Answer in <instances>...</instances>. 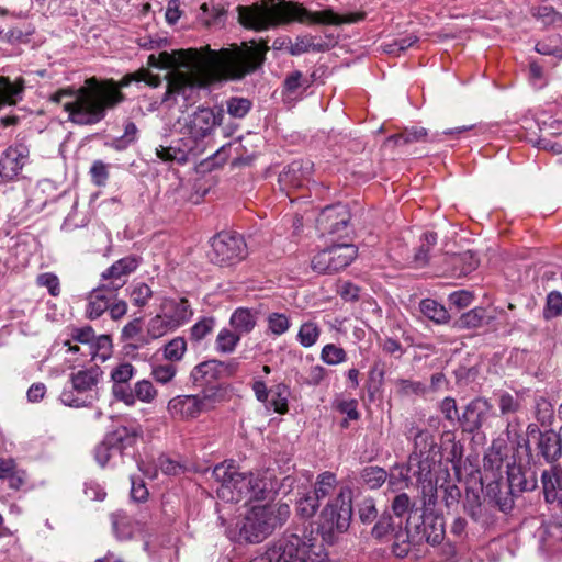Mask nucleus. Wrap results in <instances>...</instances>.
I'll use <instances>...</instances> for the list:
<instances>
[{
    "mask_svg": "<svg viewBox=\"0 0 562 562\" xmlns=\"http://www.w3.org/2000/svg\"><path fill=\"white\" fill-rule=\"evenodd\" d=\"M269 47L266 43L256 41L232 44L218 50L210 46L189 49L161 52L158 56L150 55L148 65L159 69L188 71H210L216 78L225 80H241L255 72L266 60Z\"/></svg>",
    "mask_w": 562,
    "mask_h": 562,
    "instance_id": "obj_1",
    "label": "nucleus"
},
{
    "mask_svg": "<svg viewBox=\"0 0 562 562\" xmlns=\"http://www.w3.org/2000/svg\"><path fill=\"white\" fill-rule=\"evenodd\" d=\"M502 415L507 416V441L501 437L494 440V504L504 516L514 517V498L522 492L533 491L538 485L536 472L524 469L517 462L518 442L517 425L509 419L519 406L518 395L503 393L498 400Z\"/></svg>",
    "mask_w": 562,
    "mask_h": 562,
    "instance_id": "obj_2",
    "label": "nucleus"
},
{
    "mask_svg": "<svg viewBox=\"0 0 562 562\" xmlns=\"http://www.w3.org/2000/svg\"><path fill=\"white\" fill-rule=\"evenodd\" d=\"M236 11L239 24L255 32L268 31L294 21L322 25H339L340 22L331 8L312 12L303 4L288 0H260L250 5H238Z\"/></svg>",
    "mask_w": 562,
    "mask_h": 562,
    "instance_id": "obj_3",
    "label": "nucleus"
},
{
    "mask_svg": "<svg viewBox=\"0 0 562 562\" xmlns=\"http://www.w3.org/2000/svg\"><path fill=\"white\" fill-rule=\"evenodd\" d=\"M124 99L113 80L98 81L95 78L87 79L79 89L59 90L50 97L53 102L63 105L68 112V119L79 125H92L106 115Z\"/></svg>",
    "mask_w": 562,
    "mask_h": 562,
    "instance_id": "obj_4",
    "label": "nucleus"
},
{
    "mask_svg": "<svg viewBox=\"0 0 562 562\" xmlns=\"http://www.w3.org/2000/svg\"><path fill=\"white\" fill-rule=\"evenodd\" d=\"M212 476L218 484L217 497L226 503L265 501L274 491V484L267 473L240 472L233 463L216 464Z\"/></svg>",
    "mask_w": 562,
    "mask_h": 562,
    "instance_id": "obj_5",
    "label": "nucleus"
},
{
    "mask_svg": "<svg viewBox=\"0 0 562 562\" xmlns=\"http://www.w3.org/2000/svg\"><path fill=\"white\" fill-rule=\"evenodd\" d=\"M325 558L326 554L314 531L296 529L295 532L284 533L263 554L250 562H325Z\"/></svg>",
    "mask_w": 562,
    "mask_h": 562,
    "instance_id": "obj_6",
    "label": "nucleus"
},
{
    "mask_svg": "<svg viewBox=\"0 0 562 562\" xmlns=\"http://www.w3.org/2000/svg\"><path fill=\"white\" fill-rule=\"evenodd\" d=\"M103 378V371L97 364L80 369L69 374L71 389H64L59 398L69 407H85L98 400V384Z\"/></svg>",
    "mask_w": 562,
    "mask_h": 562,
    "instance_id": "obj_7",
    "label": "nucleus"
},
{
    "mask_svg": "<svg viewBox=\"0 0 562 562\" xmlns=\"http://www.w3.org/2000/svg\"><path fill=\"white\" fill-rule=\"evenodd\" d=\"M402 525V520L396 522L392 513L384 510L371 530L372 537L381 542L393 539L392 552L397 558H405L411 551L412 521L406 519L405 528Z\"/></svg>",
    "mask_w": 562,
    "mask_h": 562,
    "instance_id": "obj_8",
    "label": "nucleus"
},
{
    "mask_svg": "<svg viewBox=\"0 0 562 562\" xmlns=\"http://www.w3.org/2000/svg\"><path fill=\"white\" fill-rule=\"evenodd\" d=\"M352 518V491L340 487L335 498L330 499L319 515L318 529L322 532L346 531Z\"/></svg>",
    "mask_w": 562,
    "mask_h": 562,
    "instance_id": "obj_9",
    "label": "nucleus"
},
{
    "mask_svg": "<svg viewBox=\"0 0 562 562\" xmlns=\"http://www.w3.org/2000/svg\"><path fill=\"white\" fill-rule=\"evenodd\" d=\"M210 261L220 267H233L248 256L247 244L241 235L221 232L212 237Z\"/></svg>",
    "mask_w": 562,
    "mask_h": 562,
    "instance_id": "obj_10",
    "label": "nucleus"
},
{
    "mask_svg": "<svg viewBox=\"0 0 562 562\" xmlns=\"http://www.w3.org/2000/svg\"><path fill=\"white\" fill-rule=\"evenodd\" d=\"M435 457H423L420 453H411L408 458L406 476L415 479L422 488V503L427 509L437 503V486L434 482L432 467Z\"/></svg>",
    "mask_w": 562,
    "mask_h": 562,
    "instance_id": "obj_11",
    "label": "nucleus"
},
{
    "mask_svg": "<svg viewBox=\"0 0 562 562\" xmlns=\"http://www.w3.org/2000/svg\"><path fill=\"white\" fill-rule=\"evenodd\" d=\"M355 245L334 244L313 256L311 267L319 274H333L347 268L357 257Z\"/></svg>",
    "mask_w": 562,
    "mask_h": 562,
    "instance_id": "obj_12",
    "label": "nucleus"
},
{
    "mask_svg": "<svg viewBox=\"0 0 562 562\" xmlns=\"http://www.w3.org/2000/svg\"><path fill=\"white\" fill-rule=\"evenodd\" d=\"M218 387L210 386L194 395H178L167 405L169 414L178 419H193L202 412L210 409L216 401Z\"/></svg>",
    "mask_w": 562,
    "mask_h": 562,
    "instance_id": "obj_13",
    "label": "nucleus"
},
{
    "mask_svg": "<svg viewBox=\"0 0 562 562\" xmlns=\"http://www.w3.org/2000/svg\"><path fill=\"white\" fill-rule=\"evenodd\" d=\"M200 93L201 86L188 75L180 72L168 80L161 103L169 109L178 105L180 111L184 112L200 100Z\"/></svg>",
    "mask_w": 562,
    "mask_h": 562,
    "instance_id": "obj_14",
    "label": "nucleus"
},
{
    "mask_svg": "<svg viewBox=\"0 0 562 562\" xmlns=\"http://www.w3.org/2000/svg\"><path fill=\"white\" fill-rule=\"evenodd\" d=\"M142 437V430L138 427L119 426L108 432L103 440L94 449V458L98 463H103L106 458L101 454L109 449H119V457L131 456L137 440Z\"/></svg>",
    "mask_w": 562,
    "mask_h": 562,
    "instance_id": "obj_15",
    "label": "nucleus"
},
{
    "mask_svg": "<svg viewBox=\"0 0 562 562\" xmlns=\"http://www.w3.org/2000/svg\"><path fill=\"white\" fill-rule=\"evenodd\" d=\"M491 484L484 486L482 479L469 485L465 492L464 508L473 521L483 528H488L492 519V498L490 497Z\"/></svg>",
    "mask_w": 562,
    "mask_h": 562,
    "instance_id": "obj_16",
    "label": "nucleus"
},
{
    "mask_svg": "<svg viewBox=\"0 0 562 562\" xmlns=\"http://www.w3.org/2000/svg\"><path fill=\"white\" fill-rule=\"evenodd\" d=\"M432 507L425 508L418 516L420 522L412 524L411 544L425 541L431 546L439 544L445 538V520L442 516L435 515Z\"/></svg>",
    "mask_w": 562,
    "mask_h": 562,
    "instance_id": "obj_17",
    "label": "nucleus"
},
{
    "mask_svg": "<svg viewBox=\"0 0 562 562\" xmlns=\"http://www.w3.org/2000/svg\"><path fill=\"white\" fill-rule=\"evenodd\" d=\"M273 519L266 507H254L241 522L239 539L251 543L261 542L273 531Z\"/></svg>",
    "mask_w": 562,
    "mask_h": 562,
    "instance_id": "obj_18",
    "label": "nucleus"
},
{
    "mask_svg": "<svg viewBox=\"0 0 562 562\" xmlns=\"http://www.w3.org/2000/svg\"><path fill=\"white\" fill-rule=\"evenodd\" d=\"M539 550L552 562H562V524L548 522L537 531Z\"/></svg>",
    "mask_w": 562,
    "mask_h": 562,
    "instance_id": "obj_19",
    "label": "nucleus"
},
{
    "mask_svg": "<svg viewBox=\"0 0 562 562\" xmlns=\"http://www.w3.org/2000/svg\"><path fill=\"white\" fill-rule=\"evenodd\" d=\"M350 214L345 205L326 206L317 218V226L323 234L340 235L348 227Z\"/></svg>",
    "mask_w": 562,
    "mask_h": 562,
    "instance_id": "obj_20",
    "label": "nucleus"
},
{
    "mask_svg": "<svg viewBox=\"0 0 562 562\" xmlns=\"http://www.w3.org/2000/svg\"><path fill=\"white\" fill-rule=\"evenodd\" d=\"M29 149L24 143L9 146L0 157V176L11 180L18 176L26 162Z\"/></svg>",
    "mask_w": 562,
    "mask_h": 562,
    "instance_id": "obj_21",
    "label": "nucleus"
},
{
    "mask_svg": "<svg viewBox=\"0 0 562 562\" xmlns=\"http://www.w3.org/2000/svg\"><path fill=\"white\" fill-rule=\"evenodd\" d=\"M477 266L479 259L470 250L450 254L443 258L442 273L451 278H461L474 271Z\"/></svg>",
    "mask_w": 562,
    "mask_h": 562,
    "instance_id": "obj_22",
    "label": "nucleus"
},
{
    "mask_svg": "<svg viewBox=\"0 0 562 562\" xmlns=\"http://www.w3.org/2000/svg\"><path fill=\"white\" fill-rule=\"evenodd\" d=\"M490 417V405L486 400L475 398L471 401L461 415V425L463 431L475 432L479 435L483 423Z\"/></svg>",
    "mask_w": 562,
    "mask_h": 562,
    "instance_id": "obj_23",
    "label": "nucleus"
},
{
    "mask_svg": "<svg viewBox=\"0 0 562 562\" xmlns=\"http://www.w3.org/2000/svg\"><path fill=\"white\" fill-rule=\"evenodd\" d=\"M542 492L546 503L562 510V469L551 467L541 473Z\"/></svg>",
    "mask_w": 562,
    "mask_h": 562,
    "instance_id": "obj_24",
    "label": "nucleus"
},
{
    "mask_svg": "<svg viewBox=\"0 0 562 562\" xmlns=\"http://www.w3.org/2000/svg\"><path fill=\"white\" fill-rule=\"evenodd\" d=\"M406 437L414 440V451L412 453H420L423 457H436L438 447L434 435L429 430L419 429L412 422L406 427Z\"/></svg>",
    "mask_w": 562,
    "mask_h": 562,
    "instance_id": "obj_25",
    "label": "nucleus"
},
{
    "mask_svg": "<svg viewBox=\"0 0 562 562\" xmlns=\"http://www.w3.org/2000/svg\"><path fill=\"white\" fill-rule=\"evenodd\" d=\"M190 380L195 386H215L214 382L222 380L220 375L217 359H210L193 367L190 372Z\"/></svg>",
    "mask_w": 562,
    "mask_h": 562,
    "instance_id": "obj_26",
    "label": "nucleus"
},
{
    "mask_svg": "<svg viewBox=\"0 0 562 562\" xmlns=\"http://www.w3.org/2000/svg\"><path fill=\"white\" fill-rule=\"evenodd\" d=\"M533 445L537 453L543 457L547 462H554L562 454L560 435L553 430H546L542 435H538V440Z\"/></svg>",
    "mask_w": 562,
    "mask_h": 562,
    "instance_id": "obj_27",
    "label": "nucleus"
},
{
    "mask_svg": "<svg viewBox=\"0 0 562 562\" xmlns=\"http://www.w3.org/2000/svg\"><path fill=\"white\" fill-rule=\"evenodd\" d=\"M173 329H176V327L168 318L167 313L156 315L150 318L147 324L146 336L140 337L136 344H128L125 348L131 347L132 349H137L139 346L148 345L151 340L158 339Z\"/></svg>",
    "mask_w": 562,
    "mask_h": 562,
    "instance_id": "obj_28",
    "label": "nucleus"
},
{
    "mask_svg": "<svg viewBox=\"0 0 562 562\" xmlns=\"http://www.w3.org/2000/svg\"><path fill=\"white\" fill-rule=\"evenodd\" d=\"M214 126L215 115L213 111L209 108H199L190 121L189 131L191 137L198 140L209 136Z\"/></svg>",
    "mask_w": 562,
    "mask_h": 562,
    "instance_id": "obj_29",
    "label": "nucleus"
},
{
    "mask_svg": "<svg viewBox=\"0 0 562 562\" xmlns=\"http://www.w3.org/2000/svg\"><path fill=\"white\" fill-rule=\"evenodd\" d=\"M442 459L451 464L454 476L458 481L462 479L463 446L453 438H448L441 446Z\"/></svg>",
    "mask_w": 562,
    "mask_h": 562,
    "instance_id": "obj_30",
    "label": "nucleus"
},
{
    "mask_svg": "<svg viewBox=\"0 0 562 562\" xmlns=\"http://www.w3.org/2000/svg\"><path fill=\"white\" fill-rule=\"evenodd\" d=\"M313 164L310 160H294L280 175V180L293 187L302 186V181L312 173Z\"/></svg>",
    "mask_w": 562,
    "mask_h": 562,
    "instance_id": "obj_31",
    "label": "nucleus"
},
{
    "mask_svg": "<svg viewBox=\"0 0 562 562\" xmlns=\"http://www.w3.org/2000/svg\"><path fill=\"white\" fill-rule=\"evenodd\" d=\"M0 480L7 481L12 490H20L26 482V473L12 458H0Z\"/></svg>",
    "mask_w": 562,
    "mask_h": 562,
    "instance_id": "obj_32",
    "label": "nucleus"
},
{
    "mask_svg": "<svg viewBox=\"0 0 562 562\" xmlns=\"http://www.w3.org/2000/svg\"><path fill=\"white\" fill-rule=\"evenodd\" d=\"M316 36L311 34L296 36L295 42L288 47V52L292 56H300L308 52L324 53L330 49L331 43L323 41L316 42Z\"/></svg>",
    "mask_w": 562,
    "mask_h": 562,
    "instance_id": "obj_33",
    "label": "nucleus"
},
{
    "mask_svg": "<svg viewBox=\"0 0 562 562\" xmlns=\"http://www.w3.org/2000/svg\"><path fill=\"white\" fill-rule=\"evenodd\" d=\"M491 319L492 315L485 307H474L456 319L453 328L476 329L488 324Z\"/></svg>",
    "mask_w": 562,
    "mask_h": 562,
    "instance_id": "obj_34",
    "label": "nucleus"
},
{
    "mask_svg": "<svg viewBox=\"0 0 562 562\" xmlns=\"http://www.w3.org/2000/svg\"><path fill=\"white\" fill-rule=\"evenodd\" d=\"M164 308L167 310V316L176 328L189 322L193 314L189 301L184 297L168 300Z\"/></svg>",
    "mask_w": 562,
    "mask_h": 562,
    "instance_id": "obj_35",
    "label": "nucleus"
},
{
    "mask_svg": "<svg viewBox=\"0 0 562 562\" xmlns=\"http://www.w3.org/2000/svg\"><path fill=\"white\" fill-rule=\"evenodd\" d=\"M157 156L164 161L184 164L188 160V143H161L156 148Z\"/></svg>",
    "mask_w": 562,
    "mask_h": 562,
    "instance_id": "obj_36",
    "label": "nucleus"
},
{
    "mask_svg": "<svg viewBox=\"0 0 562 562\" xmlns=\"http://www.w3.org/2000/svg\"><path fill=\"white\" fill-rule=\"evenodd\" d=\"M438 235L435 232H425L419 238V246L413 256V263L416 268L425 267L430 259V251L437 245Z\"/></svg>",
    "mask_w": 562,
    "mask_h": 562,
    "instance_id": "obj_37",
    "label": "nucleus"
},
{
    "mask_svg": "<svg viewBox=\"0 0 562 562\" xmlns=\"http://www.w3.org/2000/svg\"><path fill=\"white\" fill-rule=\"evenodd\" d=\"M419 311L426 318L438 325L447 324L450 319L448 310L432 299L422 300L419 303Z\"/></svg>",
    "mask_w": 562,
    "mask_h": 562,
    "instance_id": "obj_38",
    "label": "nucleus"
},
{
    "mask_svg": "<svg viewBox=\"0 0 562 562\" xmlns=\"http://www.w3.org/2000/svg\"><path fill=\"white\" fill-rule=\"evenodd\" d=\"M391 510L398 520H402V517L408 514L407 519H411L413 524L418 508L416 507V503L411 499L408 494L403 492L396 494L391 501Z\"/></svg>",
    "mask_w": 562,
    "mask_h": 562,
    "instance_id": "obj_39",
    "label": "nucleus"
},
{
    "mask_svg": "<svg viewBox=\"0 0 562 562\" xmlns=\"http://www.w3.org/2000/svg\"><path fill=\"white\" fill-rule=\"evenodd\" d=\"M255 313L246 307H238L231 316L229 324L239 334H248L256 326Z\"/></svg>",
    "mask_w": 562,
    "mask_h": 562,
    "instance_id": "obj_40",
    "label": "nucleus"
},
{
    "mask_svg": "<svg viewBox=\"0 0 562 562\" xmlns=\"http://www.w3.org/2000/svg\"><path fill=\"white\" fill-rule=\"evenodd\" d=\"M271 400L266 404L278 414H285L289 411L290 387L285 383H278L270 390Z\"/></svg>",
    "mask_w": 562,
    "mask_h": 562,
    "instance_id": "obj_41",
    "label": "nucleus"
},
{
    "mask_svg": "<svg viewBox=\"0 0 562 562\" xmlns=\"http://www.w3.org/2000/svg\"><path fill=\"white\" fill-rule=\"evenodd\" d=\"M139 266V259L136 256H126L115 261L111 267L105 270V276L120 278L126 282L128 274L134 272Z\"/></svg>",
    "mask_w": 562,
    "mask_h": 562,
    "instance_id": "obj_42",
    "label": "nucleus"
},
{
    "mask_svg": "<svg viewBox=\"0 0 562 562\" xmlns=\"http://www.w3.org/2000/svg\"><path fill=\"white\" fill-rule=\"evenodd\" d=\"M360 483L370 490L380 488L387 480L389 475L384 468L378 465H367L360 472Z\"/></svg>",
    "mask_w": 562,
    "mask_h": 562,
    "instance_id": "obj_43",
    "label": "nucleus"
},
{
    "mask_svg": "<svg viewBox=\"0 0 562 562\" xmlns=\"http://www.w3.org/2000/svg\"><path fill=\"white\" fill-rule=\"evenodd\" d=\"M110 302H112V300L109 299V296H105L93 289L88 295V304L86 308L87 317L89 319L99 318L105 311H108Z\"/></svg>",
    "mask_w": 562,
    "mask_h": 562,
    "instance_id": "obj_44",
    "label": "nucleus"
},
{
    "mask_svg": "<svg viewBox=\"0 0 562 562\" xmlns=\"http://www.w3.org/2000/svg\"><path fill=\"white\" fill-rule=\"evenodd\" d=\"M336 486V474L329 471H325L317 475L312 494L316 496L318 501H321L329 496L335 491Z\"/></svg>",
    "mask_w": 562,
    "mask_h": 562,
    "instance_id": "obj_45",
    "label": "nucleus"
},
{
    "mask_svg": "<svg viewBox=\"0 0 562 562\" xmlns=\"http://www.w3.org/2000/svg\"><path fill=\"white\" fill-rule=\"evenodd\" d=\"M321 333L322 330L317 323L307 321L300 326L296 340L302 347L311 348L317 342Z\"/></svg>",
    "mask_w": 562,
    "mask_h": 562,
    "instance_id": "obj_46",
    "label": "nucleus"
},
{
    "mask_svg": "<svg viewBox=\"0 0 562 562\" xmlns=\"http://www.w3.org/2000/svg\"><path fill=\"white\" fill-rule=\"evenodd\" d=\"M532 15L544 26H562V14L555 11L551 5L542 4L533 8Z\"/></svg>",
    "mask_w": 562,
    "mask_h": 562,
    "instance_id": "obj_47",
    "label": "nucleus"
},
{
    "mask_svg": "<svg viewBox=\"0 0 562 562\" xmlns=\"http://www.w3.org/2000/svg\"><path fill=\"white\" fill-rule=\"evenodd\" d=\"M240 341V335L222 328L215 340V349L221 353H232Z\"/></svg>",
    "mask_w": 562,
    "mask_h": 562,
    "instance_id": "obj_48",
    "label": "nucleus"
},
{
    "mask_svg": "<svg viewBox=\"0 0 562 562\" xmlns=\"http://www.w3.org/2000/svg\"><path fill=\"white\" fill-rule=\"evenodd\" d=\"M535 416L542 426H550L554 418L552 403L544 396L535 398Z\"/></svg>",
    "mask_w": 562,
    "mask_h": 562,
    "instance_id": "obj_49",
    "label": "nucleus"
},
{
    "mask_svg": "<svg viewBox=\"0 0 562 562\" xmlns=\"http://www.w3.org/2000/svg\"><path fill=\"white\" fill-rule=\"evenodd\" d=\"M535 49L541 55L553 56L557 59H562V37L551 36L539 41L536 44Z\"/></svg>",
    "mask_w": 562,
    "mask_h": 562,
    "instance_id": "obj_50",
    "label": "nucleus"
},
{
    "mask_svg": "<svg viewBox=\"0 0 562 562\" xmlns=\"http://www.w3.org/2000/svg\"><path fill=\"white\" fill-rule=\"evenodd\" d=\"M395 386L397 394L401 396L424 395L427 391L425 383L408 379H397Z\"/></svg>",
    "mask_w": 562,
    "mask_h": 562,
    "instance_id": "obj_51",
    "label": "nucleus"
},
{
    "mask_svg": "<svg viewBox=\"0 0 562 562\" xmlns=\"http://www.w3.org/2000/svg\"><path fill=\"white\" fill-rule=\"evenodd\" d=\"M124 285L125 281H122L120 278L108 277L105 276V271H103L101 274V283L94 289L114 301L116 299L117 291Z\"/></svg>",
    "mask_w": 562,
    "mask_h": 562,
    "instance_id": "obj_52",
    "label": "nucleus"
},
{
    "mask_svg": "<svg viewBox=\"0 0 562 562\" xmlns=\"http://www.w3.org/2000/svg\"><path fill=\"white\" fill-rule=\"evenodd\" d=\"M268 329L274 336L285 334L291 327L290 317L283 313H270L267 316Z\"/></svg>",
    "mask_w": 562,
    "mask_h": 562,
    "instance_id": "obj_53",
    "label": "nucleus"
},
{
    "mask_svg": "<svg viewBox=\"0 0 562 562\" xmlns=\"http://www.w3.org/2000/svg\"><path fill=\"white\" fill-rule=\"evenodd\" d=\"M321 359L326 364L336 366L346 361L347 353L341 347L335 344H327L322 348Z\"/></svg>",
    "mask_w": 562,
    "mask_h": 562,
    "instance_id": "obj_54",
    "label": "nucleus"
},
{
    "mask_svg": "<svg viewBox=\"0 0 562 562\" xmlns=\"http://www.w3.org/2000/svg\"><path fill=\"white\" fill-rule=\"evenodd\" d=\"M186 350V339L183 337H176L164 346V357L169 361H180Z\"/></svg>",
    "mask_w": 562,
    "mask_h": 562,
    "instance_id": "obj_55",
    "label": "nucleus"
},
{
    "mask_svg": "<svg viewBox=\"0 0 562 562\" xmlns=\"http://www.w3.org/2000/svg\"><path fill=\"white\" fill-rule=\"evenodd\" d=\"M133 397L134 404L136 401H140L143 403H150L155 400L157 395V391L154 387L153 383L148 380H140L135 383L133 389Z\"/></svg>",
    "mask_w": 562,
    "mask_h": 562,
    "instance_id": "obj_56",
    "label": "nucleus"
},
{
    "mask_svg": "<svg viewBox=\"0 0 562 562\" xmlns=\"http://www.w3.org/2000/svg\"><path fill=\"white\" fill-rule=\"evenodd\" d=\"M251 105V101L247 98L232 97L226 101L227 113L238 119L246 116Z\"/></svg>",
    "mask_w": 562,
    "mask_h": 562,
    "instance_id": "obj_57",
    "label": "nucleus"
},
{
    "mask_svg": "<svg viewBox=\"0 0 562 562\" xmlns=\"http://www.w3.org/2000/svg\"><path fill=\"white\" fill-rule=\"evenodd\" d=\"M319 507V501L312 493L301 497L296 502V512L302 518L313 517Z\"/></svg>",
    "mask_w": 562,
    "mask_h": 562,
    "instance_id": "obj_58",
    "label": "nucleus"
},
{
    "mask_svg": "<svg viewBox=\"0 0 562 562\" xmlns=\"http://www.w3.org/2000/svg\"><path fill=\"white\" fill-rule=\"evenodd\" d=\"M151 296V289L144 282L134 284L130 292L132 303L138 307H144L145 305H147Z\"/></svg>",
    "mask_w": 562,
    "mask_h": 562,
    "instance_id": "obj_59",
    "label": "nucleus"
},
{
    "mask_svg": "<svg viewBox=\"0 0 562 562\" xmlns=\"http://www.w3.org/2000/svg\"><path fill=\"white\" fill-rule=\"evenodd\" d=\"M562 314V294L558 291H552L547 295V302L543 310L546 319L558 317Z\"/></svg>",
    "mask_w": 562,
    "mask_h": 562,
    "instance_id": "obj_60",
    "label": "nucleus"
},
{
    "mask_svg": "<svg viewBox=\"0 0 562 562\" xmlns=\"http://www.w3.org/2000/svg\"><path fill=\"white\" fill-rule=\"evenodd\" d=\"M440 411L445 418L452 425H461V415L459 414L456 400L452 397H445L440 403Z\"/></svg>",
    "mask_w": 562,
    "mask_h": 562,
    "instance_id": "obj_61",
    "label": "nucleus"
},
{
    "mask_svg": "<svg viewBox=\"0 0 562 562\" xmlns=\"http://www.w3.org/2000/svg\"><path fill=\"white\" fill-rule=\"evenodd\" d=\"M215 321L213 317H203L196 322L190 329V338L200 341L205 338L214 328Z\"/></svg>",
    "mask_w": 562,
    "mask_h": 562,
    "instance_id": "obj_62",
    "label": "nucleus"
},
{
    "mask_svg": "<svg viewBox=\"0 0 562 562\" xmlns=\"http://www.w3.org/2000/svg\"><path fill=\"white\" fill-rule=\"evenodd\" d=\"M358 515L362 524H371L378 518V510L372 497L364 498L358 505Z\"/></svg>",
    "mask_w": 562,
    "mask_h": 562,
    "instance_id": "obj_63",
    "label": "nucleus"
},
{
    "mask_svg": "<svg viewBox=\"0 0 562 562\" xmlns=\"http://www.w3.org/2000/svg\"><path fill=\"white\" fill-rule=\"evenodd\" d=\"M473 300L474 296L472 292L467 290L454 291L450 293L448 296V303L450 305V308L454 307L457 311H461L470 306Z\"/></svg>",
    "mask_w": 562,
    "mask_h": 562,
    "instance_id": "obj_64",
    "label": "nucleus"
}]
</instances>
